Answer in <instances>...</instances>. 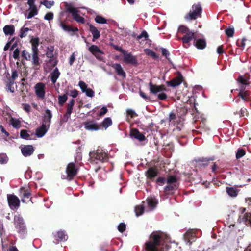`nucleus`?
Here are the masks:
<instances>
[{
	"instance_id": "nucleus-3",
	"label": "nucleus",
	"mask_w": 251,
	"mask_h": 251,
	"mask_svg": "<svg viewBox=\"0 0 251 251\" xmlns=\"http://www.w3.org/2000/svg\"><path fill=\"white\" fill-rule=\"evenodd\" d=\"M46 113L47 116L44 117L43 123L36 130V135L39 138L42 137L45 135L48 130L50 124L52 117L51 111L47 109L46 110Z\"/></svg>"
},
{
	"instance_id": "nucleus-39",
	"label": "nucleus",
	"mask_w": 251,
	"mask_h": 251,
	"mask_svg": "<svg viewBox=\"0 0 251 251\" xmlns=\"http://www.w3.org/2000/svg\"><path fill=\"white\" fill-rule=\"evenodd\" d=\"M244 89L242 88L240 89V91L239 94V96L244 101L249 100V99L248 98V94L246 91H243Z\"/></svg>"
},
{
	"instance_id": "nucleus-54",
	"label": "nucleus",
	"mask_w": 251,
	"mask_h": 251,
	"mask_svg": "<svg viewBox=\"0 0 251 251\" xmlns=\"http://www.w3.org/2000/svg\"><path fill=\"white\" fill-rule=\"evenodd\" d=\"M245 154V151L242 150H238L237 152L236 153V157L237 159H239L243 157Z\"/></svg>"
},
{
	"instance_id": "nucleus-52",
	"label": "nucleus",
	"mask_w": 251,
	"mask_h": 251,
	"mask_svg": "<svg viewBox=\"0 0 251 251\" xmlns=\"http://www.w3.org/2000/svg\"><path fill=\"white\" fill-rule=\"evenodd\" d=\"M225 32L228 37H231L234 34V30L233 28H229L226 29Z\"/></svg>"
},
{
	"instance_id": "nucleus-12",
	"label": "nucleus",
	"mask_w": 251,
	"mask_h": 251,
	"mask_svg": "<svg viewBox=\"0 0 251 251\" xmlns=\"http://www.w3.org/2000/svg\"><path fill=\"white\" fill-rule=\"evenodd\" d=\"M35 92L38 97L43 99L45 96V85L43 83H38L35 86Z\"/></svg>"
},
{
	"instance_id": "nucleus-42",
	"label": "nucleus",
	"mask_w": 251,
	"mask_h": 251,
	"mask_svg": "<svg viewBox=\"0 0 251 251\" xmlns=\"http://www.w3.org/2000/svg\"><path fill=\"white\" fill-rule=\"evenodd\" d=\"M176 114L173 112H171L169 114L168 121L174 125L176 124Z\"/></svg>"
},
{
	"instance_id": "nucleus-2",
	"label": "nucleus",
	"mask_w": 251,
	"mask_h": 251,
	"mask_svg": "<svg viewBox=\"0 0 251 251\" xmlns=\"http://www.w3.org/2000/svg\"><path fill=\"white\" fill-rule=\"evenodd\" d=\"M158 201L154 197H149L147 199L146 204L148 207L145 209L146 203L143 201L142 204L137 205L135 208V212L137 216L142 215L145 211L149 212L154 209L157 204Z\"/></svg>"
},
{
	"instance_id": "nucleus-29",
	"label": "nucleus",
	"mask_w": 251,
	"mask_h": 251,
	"mask_svg": "<svg viewBox=\"0 0 251 251\" xmlns=\"http://www.w3.org/2000/svg\"><path fill=\"white\" fill-rule=\"evenodd\" d=\"M60 26L62 28V29L67 32H74L75 31H78V29L77 28H72L69 26H68L65 24L63 22H61L60 24Z\"/></svg>"
},
{
	"instance_id": "nucleus-35",
	"label": "nucleus",
	"mask_w": 251,
	"mask_h": 251,
	"mask_svg": "<svg viewBox=\"0 0 251 251\" xmlns=\"http://www.w3.org/2000/svg\"><path fill=\"white\" fill-rule=\"evenodd\" d=\"M112 124V120L109 117L105 118L101 123V126L106 129Z\"/></svg>"
},
{
	"instance_id": "nucleus-38",
	"label": "nucleus",
	"mask_w": 251,
	"mask_h": 251,
	"mask_svg": "<svg viewBox=\"0 0 251 251\" xmlns=\"http://www.w3.org/2000/svg\"><path fill=\"white\" fill-rule=\"evenodd\" d=\"M57 236L60 241H65L68 239V236L64 231H58Z\"/></svg>"
},
{
	"instance_id": "nucleus-1",
	"label": "nucleus",
	"mask_w": 251,
	"mask_h": 251,
	"mask_svg": "<svg viewBox=\"0 0 251 251\" xmlns=\"http://www.w3.org/2000/svg\"><path fill=\"white\" fill-rule=\"evenodd\" d=\"M167 236L160 231H154L145 243L146 251H167Z\"/></svg>"
},
{
	"instance_id": "nucleus-41",
	"label": "nucleus",
	"mask_w": 251,
	"mask_h": 251,
	"mask_svg": "<svg viewBox=\"0 0 251 251\" xmlns=\"http://www.w3.org/2000/svg\"><path fill=\"white\" fill-rule=\"evenodd\" d=\"M29 30V29L27 27H22L20 29L19 36L23 38L27 36V32Z\"/></svg>"
},
{
	"instance_id": "nucleus-17",
	"label": "nucleus",
	"mask_w": 251,
	"mask_h": 251,
	"mask_svg": "<svg viewBox=\"0 0 251 251\" xmlns=\"http://www.w3.org/2000/svg\"><path fill=\"white\" fill-rule=\"evenodd\" d=\"M54 48L53 46L48 47L47 49L46 56L48 58H50L49 63H53V65L55 66L57 63V61L55 60L54 59Z\"/></svg>"
},
{
	"instance_id": "nucleus-4",
	"label": "nucleus",
	"mask_w": 251,
	"mask_h": 251,
	"mask_svg": "<svg viewBox=\"0 0 251 251\" xmlns=\"http://www.w3.org/2000/svg\"><path fill=\"white\" fill-rule=\"evenodd\" d=\"M32 44V63L34 66L39 64V58L38 56V46L39 45V39L38 38H32L31 40Z\"/></svg>"
},
{
	"instance_id": "nucleus-57",
	"label": "nucleus",
	"mask_w": 251,
	"mask_h": 251,
	"mask_svg": "<svg viewBox=\"0 0 251 251\" xmlns=\"http://www.w3.org/2000/svg\"><path fill=\"white\" fill-rule=\"evenodd\" d=\"M53 18V14L52 12H49L47 13L44 16V19L50 21Z\"/></svg>"
},
{
	"instance_id": "nucleus-46",
	"label": "nucleus",
	"mask_w": 251,
	"mask_h": 251,
	"mask_svg": "<svg viewBox=\"0 0 251 251\" xmlns=\"http://www.w3.org/2000/svg\"><path fill=\"white\" fill-rule=\"evenodd\" d=\"M145 52L149 56H151L154 59H157L158 56V55L152 50H149V49H146L145 50Z\"/></svg>"
},
{
	"instance_id": "nucleus-10",
	"label": "nucleus",
	"mask_w": 251,
	"mask_h": 251,
	"mask_svg": "<svg viewBox=\"0 0 251 251\" xmlns=\"http://www.w3.org/2000/svg\"><path fill=\"white\" fill-rule=\"evenodd\" d=\"M75 104V100L74 99L71 100L67 103L66 107V113L63 115L61 122L63 123L66 122L70 118L71 113L73 112V108Z\"/></svg>"
},
{
	"instance_id": "nucleus-16",
	"label": "nucleus",
	"mask_w": 251,
	"mask_h": 251,
	"mask_svg": "<svg viewBox=\"0 0 251 251\" xmlns=\"http://www.w3.org/2000/svg\"><path fill=\"white\" fill-rule=\"evenodd\" d=\"M21 151L23 156L27 157L32 154L34 150L32 145H28L21 147Z\"/></svg>"
},
{
	"instance_id": "nucleus-36",
	"label": "nucleus",
	"mask_w": 251,
	"mask_h": 251,
	"mask_svg": "<svg viewBox=\"0 0 251 251\" xmlns=\"http://www.w3.org/2000/svg\"><path fill=\"white\" fill-rule=\"evenodd\" d=\"M10 122L14 128H19L21 126V123L18 119L11 118L10 119Z\"/></svg>"
},
{
	"instance_id": "nucleus-6",
	"label": "nucleus",
	"mask_w": 251,
	"mask_h": 251,
	"mask_svg": "<svg viewBox=\"0 0 251 251\" xmlns=\"http://www.w3.org/2000/svg\"><path fill=\"white\" fill-rule=\"evenodd\" d=\"M90 156L93 161H96V163L99 162H104L107 159V154L102 151L97 150L96 151L90 152Z\"/></svg>"
},
{
	"instance_id": "nucleus-43",
	"label": "nucleus",
	"mask_w": 251,
	"mask_h": 251,
	"mask_svg": "<svg viewBox=\"0 0 251 251\" xmlns=\"http://www.w3.org/2000/svg\"><path fill=\"white\" fill-rule=\"evenodd\" d=\"M96 22L99 24H106L107 20L101 16H97L95 19Z\"/></svg>"
},
{
	"instance_id": "nucleus-22",
	"label": "nucleus",
	"mask_w": 251,
	"mask_h": 251,
	"mask_svg": "<svg viewBox=\"0 0 251 251\" xmlns=\"http://www.w3.org/2000/svg\"><path fill=\"white\" fill-rule=\"evenodd\" d=\"M112 67L115 69V71L119 75L121 76L124 78H126V74L120 64H113L112 65Z\"/></svg>"
},
{
	"instance_id": "nucleus-24",
	"label": "nucleus",
	"mask_w": 251,
	"mask_h": 251,
	"mask_svg": "<svg viewBox=\"0 0 251 251\" xmlns=\"http://www.w3.org/2000/svg\"><path fill=\"white\" fill-rule=\"evenodd\" d=\"M89 50L97 58H100L99 55L103 54V52L100 50L99 47L94 45L89 47Z\"/></svg>"
},
{
	"instance_id": "nucleus-18",
	"label": "nucleus",
	"mask_w": 251,
	"mask_h": 251,
	"mask_svg": "<svg viewBox=\"0 0 251 251\" xmlns=\"http://www.w3.org/2000/svg\"><path fill=\"white\" fill-rule=\"evenodd\" d=\"M239 223H244L246 225L251 226V214L246 213L240 215L238 219Z\"/></svg>"
},
{
	"instance_id": "nucleus-56",
	"label": "nucleus",
	"mask_w": 251,
	"mask_h": 251,
	"mask_svg": "<svg viewBox=\"0 0 251 251\" xmlns=\"http://www.w3.org/2000/svg\"><path fill=\"white\" fill-rule=\"evenodd\" d=\"M126 226L125 223H121L118 226V229L120 232H123L126 229Z\"/></svg>"
},
{
	"instance_id": "nucleus-21",
	"label": "nucleus",
	"mask_w": 251,
	"mask_h": 251,
	"mask_svg": "<svg viewBox=\"0 0 251 251\" xmlns=\"http://www.w3.org/2000/svg\"><path fill=\"white\" fill-rule=\"evenodd\" d=\"M130 136L140 141H144L145 139V136L136 129H132L131 130Z\"/></svg>"
},
{
	"instance_id": "nucleus-13",
	"label": "nucleus",
	"mask_w": 251,
	"mask_h": 251,
	"mask_svg": "<svg viewBox=\"0 0 251 251\" xmlns=\"http://www.w3.org/2000/svg\"><path fill=\"white\" fill-rule=\"evenodd\" d=\"M68 11L72 14L73 18L76 22L80 23H84V19L78 14V11L76 8L71 7L69 8Z\"/></svg>"
},
{
	"instance_id": "nucleus-37",
	"label": "nucleus",
	"mask_w": 251,
	"mask_h": 251,
	"mask_svg": "<svg viewBox=\"0 0 251 251\" xmlns=\"http://www.w3.org/2000/svg\"><path fill=\"white\" fill-rule=\"evenodd\" d=\"M168 185L165 187L164 189L166 192H170L173 190H176L177 188V185L176 184H167Z\"/></svg>"
},
{
	"instance_id": "nucleus-47",
	"label": "nucleus",
	"mask_w": 251,
	"mask_h": 251,
	"mask_svg": "<svg viewBox=\"0 0 251 251\" xmlns=\"http://www.w3.org/2000/svg\"><path fill=\"white\" fill-rule=\"evenodd\" d=\"M190 31V29L188 27L183 25L180 26L178 29V32L182 34H186V33H188Z\"/></svg>"
},
{
	"instance_id": "nucleus-58",
	"label": "nucleus",
	"mask_w": 251,
	"mask_h": 251,
	"mask_svg": "<svg viewBox=\"0 0 251 251\" xmlns=\"http://www.w3.org/2000/svg\"><path fill=\"white\" fill-rule=\"evenodd\" d=\"M14 82L13 80H10L9 83L7 84V86L8 88V90L11 92L13 93L14 92V88L12 87V85L14 84Z\"/></svg>"
},
{
	"instance_id": "nucleus-51",
	"label": "nucleus",
	"mask_w": 251,
	"mask_h": 251,
	"mask_svg": "<svg viewBox=\"0 0 251 251\" xmlns=\"http://www.w3.org/2000/svg\"><path fill=\"white\" fill-rule=\"evenodd\" d=\"M22 55L23 57L26 60H30L31 58L30 54L27 51H26L25 50L23 51Z\"/></svg>"
},
{
	"instance_id": "nucleus-11",
	"label": "nucleus",
	"mask_w": 251,
	"mask_h": 251,
	"mask_svg": "<svg viewBox=\"0 0 251 251\" xmlns=\"http://www.w3.org/2000/svg\"><path fill=\"white\" fill-rule=\"evenodd\" d=\"M78 169L73 163H70L66 168L67 179L71 180L77 174Z\"/></svg>"
},
{
	"instance_id": "nucleus-23",
	"label": "nucleus",
	"mask_w": 251,
	"mask_h": 251,
	"mask_svg": "<svg viewBox=\"0 0 251 251\" xmlns=\"http://www.w3.org/2000/svg\"><path fill=\"white\" fill-rule=\"evenodd\" d=\"M193 39H195V33L190 31L188 33H186L181 39L183 44H188Z\"/></svg>"
},
{
	"instance_id": "nucleus-50",
	"label": "nucleus",
	"mask_w": 251,
	"mask_h": 251,
	"mask_svg": "<svg viewBox=\"0 0 251 251\" xmlns=\"http://www.w3.org/2000/svg\"><path fill=\"white\" fill-rule=\"evenodd\" d=\"M166 182L167 184H176V177L173 176H169Z\"/></svg>"
},
{
	"instance_id": "nucleus-20",
	"label": "nucleus",
	"mask_w": 251,
	"mask_h": 251,
	"mask_svg": "<svg viewBox=\"0 0 251 251\" xmlns=\"http://www.w3.org/2000/svg\"><path fill=\"white\" fill-rule=\"evenodd\" d=\"M184 239L187 243H192L195 239V235L194 230H188L184 235Z\"/></svg>"
},
{
	"instance_id": "nucleus-26",
	"label": "nucleus",
	"mask_w": 251,
	"mask_h": 251,
	"mask_svg": "<svg viewBox=\"0 0 251 251\" xmlns=\"http://www.w3.org/2000/svg\"><path fill=\"white\" fill-rule=\"evenodd\" d=\"M60 75L58 69L55 68L50 74V79L52 83L55 84Z\"/></svg>"
},
{
	"instance_id": "nucleus-48",
	"label": "nucleus",
	"mask_w": 251,
	"mask_h": 251,
	"mask_svg": "<svg viewBox=\"0 0 251 251\" xmlns=\"http://www.w3.org/2000/svg\"><path fill=\"white\" fill-rule=\"evenodd\" d=\"M78 86L80 87L82 92L84 93L88 89L87 85L83 81H80L78 83Z\"/></svg>"
},
{
	"instance_id": "nucleus-32",
	"label": "nucleus",
	"mask_w": 251,
	"mask_h": 251,
	"mask_svg": "<svg viewBox=\"0 0 251 251\" xmlns=\"http://www.w3.org/2000/svg\"><path fill=\"white\" fill-rule=\"evenodd\" d=\"M157 175V172L155 169L150 168L146 172V176L150 178H152L155 177Z\"/></svg>"
},
{
	"instance_id": "nucleus-5",
	"label": "nucleus",
	"mask_w": 251,
	"mask_h": 251,
	"mask_svg": "<svg viewBox=\"0 0 251 251\" xmlns=\"http://www.w3.org/2000/svg\"><path fill=\"white\" fill-rule=\"evenodd\" d=\"M202 8L200 4L193 5L191 11L189 12L185 17L186 20H195L201 17Z\"/></svg>"
},
{
	"instance_id": "nucleus-15",
	"label": "nucleus",
	"mask_w": 251,
	"mask_h": 251,
	"mask_svg": "<svg viewBox=\"0 0 251 251\" xmlns=\"http://www.w3.org/2000/svg\"><path fill=\"white\" fill-rule=\"evenodd\" d=\"M149 86L150 92L154 95L157 94L158 92H163L166 90L165 86L163 85H154L151 82H150Z\"/></svg>"
},
{
	"instance_id": "nucleus-61",
	"label": "nucleus",
	"mask_w": 251,
	"mask_h": 251,
	"mask_svg": "<svg viewBox=\"0 0 251 251\" xmlns=\"http://www.w3.org/2000/svg\"><path fill=\"white\" fill-rule=\"evenodd\" d=\"M19 53H20V51H19V49H16L14 50V51H13V55H12L13 57L15 59H18L19 57Z\"/></svg>"
},
{
	"instance_id": "nucleus-64",
	"label": "nucleus",
	"mask_w": 251,
	"mask_h": 251,
	"mask_svg": "<svg viewBox=\"0 0 251 251\" xmlns=\"http://www.w3.org/2000/svg\"><path fill=\"white\" fill-rule=\"evenodd\" d=\"M158 98L160 100H164L167 98V95L164 93H161L158 95Z\"/></svg>"
},
{
	"instance_id": "nucleus-7",
	"label": "nucleus",
	"mask_w": 251,
	"mask_h": 251,
	"mask_svg": "<svg viewBox=\"0 0 251 251\" xmlns=\"http://www.w3.org/2000/svg\"><path fill=\"white\" fill-rule=\"evenodd\" d=\"M14 223L15 228L20 233H24L25 225L23 218L20 215H16L14 217Z\"/></svg>"
},
{
	"instance_id": "nucleus-8",
	"label": "nucleus",
	"mask_w": 251,
	"mask_h": 251,
	"mask_svg": "<svg viewBox=\"0 0 251 251\" xmlns=\"http://www.w3.org/2000/svg\"><path fill=\"white\" fill-rule=\"evenodd\" d=\"M7 198L9 206L11 209L15 210L19 208L20 201L16 196L13 194H8Z\"/></svg>"
},
{
	"instance_id": "nucleus-62",
	"label": "nucleus",
	"mask_w": 251,
	"mask_h": 251,
	"mask_svg": "<svg viewBox=\"0 0 251 251\" xmlns=\"http://www.w3.org/2000/svg\"><path fill=\"white\" fill-rule=\"evenodd\" d=\"M240 115L241 117H243L245 116H247L248 114V111L246 108H242L241 109L240 113Z\"/></svg>"
},
{
	"instance_id": "nucleus-27",
	"label": "nucleus",
	"mask_w": 251,
	"mask_h": 251,
	"mask_svg": "<svg viewBox=\"0 0 251 251\" xmlns=\"http://www.w3.org/2000/svg\"><path fill=\"white\" fill-rule=\"evenodd\" d=\"M3 31L5 35H12L15 31L14 26L12 25H6L3 27Z\"/></svg>"
},
{
	"instance_id": "nucleus-40",
	"label": "nucleus",
	"mask_w": 251,
	"mask_h": 251,
	"mask_svg": "<svg viewBox=\"0 0 251 251\" xmlns=\"http://www.w3.org/2000/svg\"><path fill=\"white\" fill-rule=\"evenodd\" d=\"M68 99L67 95L64 94L63 95H59L58 96V103L60 106H62L67 101Z\"/></svg>"
},
{
	"instance_id": "nucleus-9",
	"label": "nucleus",
	"mask_w": 251,
	"mask_h": 251,
	"mask_svg": "<svg viewBox=\"0 0 251 251\" xmlns=\"http://www.w3.org/2000/svg\"><path fill=\"white\" fill-rule=\"evenodd\" d=\"M120 52L123 54V61L127 64H131L134 65H137V59L136 56L133 55L131 53H128L125 50L121 49Z\"/></svg>"
},
{
	"instance_id": "nucleus-14",
	"label": "nucleus",
	"mask_w": 251,
	"mask_h": 251,
	"mask_svg": "<svg viewBox=\"0 0 251 251\" xmlns=\"http://www.w3.org/2000/svg\"><path fill=\"white\" fill-rule=\"evenodd\" d=\"M84 125L85 129L89 131H97L100 129L99 124L92 121L86 122Z\"/></svg>"
},
{
	"instance_id": "nucleus-60",
	"label": "nucleus",
	"mask_w": 251,
	"mask_h": 251,
	"mask_svg": "<svg viewBox=\"0 0 251 251\" xmlns=\"http://www.w3.org/2000/svg\"><path fill=\"white\" fill-rule=\"evenodd\" d=\"M108 111V109L106 106H103L101 108L100 112L99 113V115L100 116H102L105 115Z\"/></svg>"
},
{
	"instance_id": "nucleus-28",
	"label": "nucleus",
	"mask_w": 251,
	"mask_h": 251,
	"mask_svg": "<svg viewBox=\"0 0 251 251\" xmlns=\"http://www.w3.org/2000/svg\"><path fill=\"white\" fill-rule=\"evenodd\" d=\"M195 46L197 49L202 50L206 47V41L204 39H199L196 41Z\"/></svg>"
},
{
	"instance_id": "nucleus-45",
	"label": "nucleus",
	"mask_w": 251,
	"mask_h": 251,
	"mask_svg": "<svg viewBox=\"0 0 251 251\" xmlns=\"http://www.w3.org/2000/svg\"><path fill=\"white\" fill-rule=\"evenodd\" d=\"M8 160V158L5 153L0 154V163L1 164H6Z\"/></svg>"
},
{
	"instance_id": "nucleus-31",
	"label": "nucleus",
	"mask_w": 251,
	"mask_h": 251,
	"mask_svg": "<svg viewBox=\"0 0 251 251\" xmlns=\"http://www.w3.org/2000/svg\"><path fill=\"white\" fill-rule=\"evenodd\" d=\"M226 191L228 195L232 197H235L238 194V190L234 187H226Z\"/></svg>"
},
{
	"instance_id": "nucleus-19",
	"label": "nucleus",
	"mask_w": 251,
	"mask_h": 251,
	"mask_svg": "<svg viewBox=\"0 0 251 251\" xmlns=\"http://www.w3.org/2000/svg\"><path fill=\"white\" fill-rule=\"evenodd\" d=\"M19 191L20 195L22 196L21 200L22 202H27L28 201H27L26 199H29V201L31 200V199H30L31 193L28 189H25L24 187H21Z\"/></svg>"
},
{
	"instance_id": "nucleus-25",
	"label": "nucleus",
	"mask_w": 251,
	"mask_h": 251,
	"mask_svg": "<svg viewBox=\"0 0 251 251\" xmlns=\"http://www.w3.org/2000/svg\"><path fill=\"white\" fill-rule=\"evenodd\" d=\"M90 31L93 35V41L98 39L100 36V31L97 28L92 25H89Z\"/></svg>"
},
{
	"instance_id": "nucleus-53",
	"label": "nucleus",
	"mask_w": 251,
	"mask_h": 251,
	"mask_svg": "<svg viewBox=\"0 0 251 251\" xmlns=\"http://www.w3.org/2000/svg\"><path fill=\"white\" fill-rule=\"evenodd\" d=\"M84 93H85L86 95L89 97L92 98L94 96V91H93L92 89L89 88H88V89H87L86 91H85Z\"/></svg>"
},
{
	"instance_id": "nucleus-55",
	"label": "nucleus",
	"mask_w": 251,
	"mask_h": 251,
	"mask_svg": "<svg viewBox=\"0 0 251 251\" xmlns=\"http://www.w3.org/2000/svg\"><path fill=\"white\" fill-rule=\"evenodd\" d=\"M238 81L242 84L240 89H241L243 88V89H245L244 85L247 84V82L246 80L242 76H240L238 78Z\"/></svg>"
},
{
	"instance_id": "nucleus-59",
	"label": "nucleus",
	"mask_w": 251,
	"mask_h": 251,
	"mask_svg": "<svg viewBox=\"0 0 251 251\" xmlns=\"http://www.w3.org/2000/svg\"><path fill=\"white\" fill-rule=\"evenodd\" d=\"M148 33H147L146 31H144L141 33V34H140L139 35H138L137 36V39H140L142 38H144L146 40L148 38Z\"/></svg>"
},
{
	"instance_id": "nucleus-44",
	"label": "nucleus",
	"mask_w": 251,
	"mask_h": 251,
	"mask_svg": "<svg viewBox=\"0 0 251 251\" xmlns=\"http://www.w3.org/2000/svg\"><path fill=\"white\" fill-rule=\"evenodd\" d=\"M20 137L24 139L28 140L30 139V135L25 130H22L20 131Z\"/></svg>"
},
{
	"instance_id": "nucleus-30",
	"label": "nucleus",
	"mask_w": 251,
	"mask_h": 251,
	"mask_svg": "<svg viewBox=\"0 0 251 251\" xmlns=\"http://www.w3.org/2000/svg\"><path fill=\"white\" fill-rule=\"evenodd\" d=\"M214 160V157H211L208 158H202L201 159H199L197 160L196 161L198 163V165L200 166H206L208 165V162L210 161H213Z\"/></svg>"
},
{
	"instance_id": "nucleus-33",
	"label": "nucleus",
	"mask_w": 251,
	"mask_h": 251,
	"mask_svg": "<svg viewBox=\"0 0 251 251\" xmlns=\"http://www.w3.org/2000/svg\"><path fill=\"white\" fill-rule=\"evenodd\" d=\"M182 82V79L180 77H177L171 81L167 82L169 85L172 87H176L179 85Z\"/></svg>"
},
{
	"instance_id": "nucleus-34",
	"label": "nucleus",
	"mask_w": 251,
	"mask_h": 251,
	"mask_svg": "<svg viewBox=\"0 0 251 251\" xmlns=\"http://www.w3.org/2000/svg\"><path fill=\"white\" fill-rule=\"evenodd\" d=\"M29 10V12L26 17V18L27 19H31V18L37 15L38 14V10L36 6L30 7Z\"/></svg>"
},
{
	"instance_id": "nucleus-49",
	"label": "nucleus",
	"mask_w": 251,
	"mask_h": 251,
	"mask_svg": "<svg viewBox=\"0 0 251 251\" xmlns=\"http://www.w3.org/2000/svg\"><path fill=\"white\" fill-rule=\"evenodd\" d=\"M43 5H44L47 8H50L54 4V2L53 1H47L44 0L41 3Z\"/></svg>"
},
{
	"instance_id": "nucleus-63",
	"label": "nucleus",
	"mask_w": 251,
	"mask_h": 251,
	"mask_svg": "<svg viewBox=\"0 0 251 251\" xmlns=\"http://www.w3.org/2000/svg\"><path fill=\"white\" fill-rule=\"evenodd\" d=\"M75 56L76 55L75 53H73L71 55L69 59V64L70 65H72L75 60Z\"/></svg>"
}]
</instances>
